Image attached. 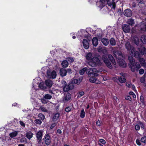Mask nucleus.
<instances>
[{
  "mask_svg": "<svg viewBox=\"0 0 146 146\" xmlns=\"http://www.w3.org/2000/svg\"><path fill=\"white\" fill-rule=\"evenodd\" d=\"M128 58L129 61V66L131 71L133 72H134L135 70L138 71L139 69L141 68L140 64L137 62L135 63V60L131 56H129Z\"/></svg>",
  "mask_w": 146,
  "mask_h": 146,
  "instance_id": "f257e3e1",
  "label": "nucleus"
},
{
  "mask_svg": "<svg viewBox=\"0 0 146 146\" xmlns=\"http://www.w3.org/2000/svg\"><path fill=\"white\" fill-rule=\"evenodd\" d=\"M113 53L114 56L117 59V61L119 65L122 67H125L127 65L124 60L121 59L123 57L121 52L117 50H114Z\"/></svg>",
  "mask_w": 146,
  "mask_h": 146,
  "instance_id": "f03ea898",
  "label": "nucleus"
},
{
  "mask_svg": "<svg viewBox=\"0 0 146 146\" xmlns=\"http://www.w3.org/2000/svg\"><path fill=\"white\" fill-rule=\"evenodd\" d=\"M125 46L127 50L129 51L130 55L135 58H138L139 56V52L137 51L131 45L129 42H126Z\"/></svg>",
  "mask_w": 146,
  "mask_h": 146,
  "instance_id": "7ed1b4c3",
  "label": "nucleus"
},
{
  "mask_svg": "<svg viewBox=\"0 0 146 146\" xmlns=\"http://www.w3.org/2000/svg\"><path fill=\"white\" fill-rule=\"evenodd\" d=\"M88 63L90 66L92 67H96L102 65V63L100 60L96 57H94L91 60L88 61Z\"/></svg>",
  "mask_w": 146,
  "mask_h": 146,
  "instance_id": "20e7f679",
  "label": "nucleus"
},
{
  "mask_svg": "<svg viewBox=\"0 0 146 146\" xmlns=\"http://www.w3.org/2000/svg\"><path fill=\"white\" fill-rule=\"evenodd\" d=\"M102 59L108 67L110 69L112 68V66L106 56L105 55L102 56Z\"/></svg>",
  "mask_w": 146,
  "mask_h": 146,
  "instance_id": "39448f33",
  "label": "nucleus"
},
{
  "mask_svg": "<svg viewBox=\"0 0 146 146\" xmlns=\"http://www.w3.org/2000/svg\"><path fill=\"white\" fill-rule=\"evenodd\" d=\"M97 72H98L97 70L94 68H90L87 71V73L88 74L89 77L91 76V75L94 76H97L98 74L95 73Z\"/></svg>",
  "mask_w": 146,
  "mask_h": 146,
  "instance_id": "423d86ee",
  "label": "nucleus"
},
{
  "mask_svg": "<svg viewBox=\"0 0 146 146\" xmlns=\"http://www.w3.org/2000/svg\"><path fill=\"white\" fill-rule=\"evenodd\" d=\"M43 131L42 130H40L36 133V137L38 143H40L41 142V140L43 135Z\"/></svg>",
  "mask_w": 146,
  "mask_h": 146,
  "instance_id": "0eeeda50",
  "label": "nucleus"
},
{
  "mask_svg": "<svg viewBox=\"0 0 146 146\" xmlns=\"http://www.w3.org/2000/svg\"><path fill=\"white\" fill-rule=\"evenodd\" d=\"M47 75L48 78H55L56 76V73L55 71L52 72L48 71Z\"/></svg>",
  "mask_w": 146,
  "mask_h": 146,
  "instance_id": "6e6552de",
  "label": "nucleus"
},
{
  "mask_svg": "<svg viewBox=\"0 0 146 146\" xmlns=\"http://www.w3.org/2000/svg\"><path fill=\"white\" fill-rule=\"evenodd\" d=\"M74 87V85L72 84H70L68 85L65 84L63 87V90L65 92H68L69 90L72 89Z\"/></svg>",
  "mask_w": 146,
  "mask_h": 146,
  "instance_id": "1a4fd4ad",
  "label": "nucleus"
},
{
  "mask_svg": "<svg viewBox=\"0 0 146 146\" xmlns=\"http://www.w3.org/2000/svg\"><path fill=\"white\" fill-rule=\"evenodd\" d=\"M71 97V94L69 93H67L64 95V96L62 99V101L64 103L67 102L70 99Z\"/></svg>",
  "mask_w": 146,
  "mask_h": 146,
  "instance_id": "9d476101",
  "label": "nucleus"
},
{
  "mask_svg": "<svg viewBox=\"0 0 146 146\" xmlns=\"http://www.w3.org/2000/svg\"><path fill=\"white\" fill-rule=\"evenodd\" d=\"M44 141L45 144L47 146L49 145L50 144L51 141L50 136L49 134H47L44 136Z\"/></svg>",
  "mask_w": 146,
  "mask_h": 146,
  "instance_id": "9b49d317",
  "label": "nucleus"
},
{
  "mask_svg": "<svg viewBox=\"0 0 146 146\" xmlns=\"http://www.w3.org/2000/svg\"><path fill=\"white\" fill-rule=\"evenodd\" d=\"M102 31L101 29H97L95 31V34L99 39H101L102 38Z\"/></svg>",
  "mask_w": 146,
  "mask_h": 146,
  "instance_id": "f8f14e48",
  "label": "nucleus"
},
{
  "mask_svg": "<svg viewBox=\"0 0 146 146\" xmlns=\"http://www.w3.org/2000/svg\"><path fill=\"white\" fill-rule=\"evenodd\" d=\"M122 29L123 31L125 33H128L129 32L130 28L129 25L127 24H124L122 25Z\"/></svg>",
  "mask_w": 146,
  "mask_h": 146,
  "instance_id": "ddd939ff",
  "label": "nucleus"
},
{
  "mask_svg": "<svg viewBox=\"0 0 146 146\" xmlns=\"http://www.w3.org/2000/svg\"><path fill=\"white\" fill-rule=\"evenodd\" d=\"M132 13L131 10L129 9L125 10L123 12V14L127 17H130L132 15Z\"/></svg>",
  "mask_w": 146,
  "mask_h": 146,
  "instance_id": "4468645a",
  "label": "nucleus"
},
{
  "mask_svg": "<svg viewBox=\"0 0 146 146\" xmlns=\"http://www.w3.org/2000/svg\"><path fill=\"white\" fill-rule=\"evenodd\" d=\"M105 2L104 0H100L99 1L96 3V5L99 7L102 8L105 6Z\"/></svg>",
  "mask_w": 146,
  "mask_h": 146,
  "instance_id": "2eb2a0df",
  "label": "nucleus"
},
{
  "mask_svg": "<svg viewBox=\"0 0 146 146\" xmlns=\"http://www.w3.org/2000/svg\"><path fill=\"white\" fill-rule=\"evenodd\" d=\"M137 26L140 27V30L141 31H146V23L145 24L143 23H141L139 25H137L135 26V27H136Z\"/></svg>",
  "mask_w": 146,
  "mask_h": 146,
  "instance_id": "dca6fc26",
  "label": "nucleus"
},
{
  "mask_svg": "<svg viewBox=\"0 0 146 146\" xmlns=\"http://www.w3.org/2000/svg\"><path fill=\"white\" fill-rule=\"evenodd\" d=\"M89 81L90 82L95 83L96 84H100L101 83L100 81L97 80L96 78L94 77H92L89 79Z\"/></svg>",
  "mask_w": 146,
  "mask_h": 146,
  "instance_id": "f3484780",
  "label": "nucleus"
},
{
  "mask_svg": "<svg viewBox=\"0 0 146 146\" xmlns=\"http://www.w3.org/2000/svg\"><path fill=\"white\" fill-rule=\"evenodd\" d=\"M82 42L84 48L86 49H88L89 45L88 40L86 39H84Z\"/></svg>",
  "mask_w": 146,
  "mask_h": 146,
  "instance_id": "a211bd4d",
  "label": "nucleus"
},
{
  "mask_svg": "<svg viewBox=\"0 0 146 146\" xmlns=\"http://www.w3.org/2000/svg\"><path fill=\"white\" fill-rule=\"evenodd\" d=\"M126 23L131 26H133L135 24L134 20L132 18H130L127 20Z\"/></svg>",
  "mask_w": 146,
  "mask_h": 146,
  "instance_id": "6ab92c4d",
  "label": "nucleus"
},
{
  "mask_svg": "<svg viewBox=\"0 0 146 146\" xmlns=\"http://www.w3.org/2000/svg\"><path fill=\"white\" fill-rule=\"evenodd\" d=\"M81 82V80L80 79H74L72 81L70 84H72L73 85V84H80Z\"/></svg>",
  "mask_w": 146,
  "mask_h": 146,
  "instance_id": "aec40b11",
  "label": "nucleus"
},
{
  "mask_svg": "<svg viewBox=\"0 0 146 146\" xmlns=\"http://www.w3.org/2000/svg\"><path fill=\"white\" fill-rule=\"evenodd\" d=\"M45 84L47 87L50 88L52 85V82L49 80H46L45 81Z\"/></svg>",
  "mask_w": 146,
  "mask_h": 146,
  "instance_id": "412c9836",
  "label": "nucleus"
},
{
  "mask_svg": "<svg viewBox=\"0 0 146 146\" xmlns=\"http://www.w3.org/2000/svg\"><path fill=\"white\" fill-rule=\"evenodd\" d=\"M60 73L62 76H65L66 75V70L64 68H61L60 70Z\"/></svg>",
  "mask_w": 146,
  "mask_h": 146,
  "instance_id": "4be33fe9",
  "label": "nucleus"
},
{
  "mask_svg": "<svg viewBox=\"0 0 146 146\" xmlns=\"http://www.w3.org/2000/svg\"><path fill=\"white\" fill-rule=\"evenodd\" d=\"M93 57L92 54L90 52L88 53L86 56V58L88 61L91 60Z\"/></svg>",
  "mask_w": 146,
  "mask_h": 146,
  "instance_id": "5701e85b",
  "label": "nucleus"
},
{
  "mask_svg": "<svg viewBox=\"0 0 146 146\" xmlns=\"http://www.w3.org/2000/svg\"><path fill=\"white\" fill-rule=\"evenodd\" d=\"M102 42L105 46L108 45L109 43L108 40L106 38H103L101 40Z\"/></svg>",
  "mask_w": 146,
  "mask_h": 146,
  "instance_id": "b1692460",
  "label": "nucleus"
},
{
  "mask_svg": "<svg viewBox=\"0 0 146 146\" xmlns=\"http://www.w3.org/2000/svg\"><path fill=\"white\" fill-rule=\"evenodd\" d=\"M92 43L93 45L95 46H97L98 44V39L96 37H94L92 40Z\"/></svg>",
  "mask_w": 146,
  "mask_h": 146,
  "instance_id": "393cba45",
  "label": "nucleus"
},
{
  "mask_svg": "<svg viewBox=\"0 0 146 146\" xmlns=\"http://www.w3.org/2000/svg\"><path fill=\"white\" fill-rule=\"evenodd\" d=\"M33 135V133L31 131H29L26 133V137L29 139H30L32 137Z\"/></svg>",
  "mask_w": 146,
  "mask_h": 146,
  "instance_id": "a878e982",
  "label": "nucleus"
},
{
  "mask_svg": "<svg viewBox=\"0 0 146 146\" xmlns=\"http://www.w3.org/2000/svg\"><path fill=\"white\" fill-rule=\"evenodd\" d=\"M139 50L142 55H146V48L145 47H143L141 49L139 48Z\"/></svg>",
  "mask_w": 146,
  "mask_h": 146,
  "instance_id": "bb28decb",
  "label": "nucleus"
},
{
  "mask_svg": "<svg viewBox=\"0 0 146 146\" xmlns=\"http://www.w3.org/2000/svg\"><path fill=\"white\" fill-rule=\"evenodd\" d=\"M109 59L110 60L111 62L114 65L115 64L116 62L114 58L112 55L109 54L108 56Z\"/></svg>",
  "mask_w": 146,
  "mask_h": 146,
  "instance_id": "cd10ccee",
  "label": "nucleus"
},
{
  "mask_svg": "<svg viewBox=\"0 0 146 146\" xmlns=\"http://www.w3.org/2000/svg\"><path fill=\"white\" fill-rule=\"evenodd\" d=\"M61 64L63 67L66 68L68 66V63L67 60H64L62 62Z\"/></svg>",
  "mask_w": 146,
  "mask_h": 146,
  "instance_id": "c85d7f7f",
  "label": "nucleus"
},
{
  "mask_svg": "<svg viewBox=\"0 0 146 146\" xmlns=\"http://www.w3.org/2000/svg\"><path fill=\"white\" fill-rule=\"evenodd\" d=\"M141 40L143 44H146V35H142L141 37Z\"/></svg>",
  "mask_w": 146,
  "mask_h": 146,
  "instance_id": "c756f323",
  "label": "nucleus"
},
{
  "mask_svg": "<svg viewBox=\"0 0 146 146\" xmlns=\"http://www.w3.org/2000/svg\"><path fill=\"white\" fill-rule=\"evenodd\" d=\"M60 115L59 113H56L54 116L53 120L54 121H57Z\"/></svg>",
  "mask_w": 146,
  "mask_h": 146,
  "instance_id": "7c9ffc66",
  "label": "nucleus"
},
{
  "mask_svg": "<svg viewBox=\"0 0 146 146\" xmlns=\"http://www.w3.org/2000/svg\"><path fill=\"white\" fill-rule=\"evenodd\" d=\"M110 44L112 46H114L116 44L115 40L113 38H111L110 40Z\"/></svg>",
  "mask_w": 146,
  "mask_h": 146,
  "instance_id": "2f4dec72",
  "label": "nucleus"
},
{
  "mask_svg": "<svg viewBox=\"0 0 146 146\" xmlns=\"http://www.w3.org/2000/svg\"><path fill=\"white\" fill-rule=\"evenodd\" d=\"M119 81L121 83H124L125 82L126 79L124 77L120 76L118 77Z\"/></svg>",
  "mask_w": 146,
  "mask_h": 146,
  "instance_id": "473e14b6",
  "label": "nucleus"
},
{
  "mask_svg": "<svg viewBox=\"0 0 146 146\" xmlns=\"http://www.w3.org/2000/svg\"><path fill=\"white\" fill-rule=\"evenodd\" d=\"M140 54L139 53V56L137 58H139V61L142 66L145 62V60L143 58H140Z\"/></svg>",
  "mask_w": 146,
  "mask_h": 146,
  "instance_id": "72a5a7b5",
  "label": "nucleus"
},
{
  "mask_svg": "<svg viewBox=\"0 0 146 146\" xmlns=\"http://www.w3.org/2000/svg\"><path fill=\"white\" fill-rule=\"evenodd\" d=\"M43 97L44 98L47 100H50L52 98V96L48 94H45Z\"/></svg>",
  "mask_w": 146,
  "mask_h": 146,
  "instance_id": "f704fd0d",
  "label": "nucleus"
},
{
  "mask_svg": "<svg viewBox=\"0 0 146 146\" xmlns=\"http://www.w3.org/2000/svg\"><path fill=\"white\" fill-rule=\"evenodd\" d=\"M18 134L17 131H15L9 134V136L11 137H13L16 136Z\"/></svg>",
  "mask_w": 146,
  "mask_h": 146,
  "instance_id": "c9c22d12",
  "label": "nucleus"
},
{
  "mask_svg": "<svg viewBox=\"0 0 146 146\" xmlns=\"http://www.w3.org/2000/svg\"><path fill=\"white\" fill-rule=\"evenodd\" d=\"M87 68L86 67L83 68L80 71V74L81 75H83L86 71L87 70Z\"/></svg>",
  "mask_w": 146,
  "mask_h": 146,
  "instance_id": "e433bc0d",
  "label": "nucleus"
},
{
  "mask_svg": "<svg viewBox=\"0 0 146 146\" xmlns=\"http://www.w3.org/2000/svg\"><path fill=\"white\" fill-rule=\"evenodd\" d=\"M133 40L134 43L136 45H138L139 44V40L138 37L135 36L133 39Z\"/></svg>",
  "mask_w": 146,
  "mask_h": 146,
  "instance_id": "4c0bfd02",
  "label": "nucleus"
},
{
  "mask_svg": "<svg viewBox=\"0 0 146 146\" xmlns=\"http://www.w3.org/2000/svg\"><path fill=\"white\" fill-rule=\"evenodd\" d=\"M85 116V112L84 109L82 110L80 115V117L82 118H84Z\"/></svg>",
  "mask_w": 146,
  "mask_h": 146,
  "instance_id": "58836bf2",
  "label": "nucleus"
},
{
  "mask_svg": "<svg viewBox=\"0 0 146 146\" xmlns=\"http://www.w3.org/2000/svg\"><path fill=\"white\" fill-rule=\"evenodd\" d=\"M39 109L42 112H47L48 111L46 108L43 106H40L39 108Z\"/></svg>",
  "mask_w": 146,
  "mask_h": 146,
  "instance_id": "ea45409f",
  "label": "nucleus"
},
{
  "mask_svg": "<svg viewBox=\"0 0 146 146\" xmlns=\"http://www.w3.org/2000/svg\"><path fill=\"white\" fill-rule=\"evenodd\" d=\"M20 141L22 143H27V139L25 137H23L20 139Z\"/></svg>",
  "mask_w": 146,
  "mask_h": 146,
  "instance_id": "a19ab883",
  "label": "nucleus"
},
{
  "mask_svg": "<svg viewBox=\"0 0 146 146\" xmlns=\"http://www.w3.org/2000/svg\"><path fill=\"white\" fill-rule=\"evenodd\" d=\"M38 117L40 118L41 119L43 120L45 119L44 115L41 113H40L38 115Z\"/></svg>",
  "mask_w": 146,
  "mask_h": 146,
  "instance_id": "79ce46f5",
  "label": "nucleus"
},
{
  "mask_svg": "<svg viewBox=\"0 0 146 146\" xmlns=\"http://www.w3.org/2000/svg\"><path fill=\"white\" fill-rule=\"evenodd\" d=\"M141 141L142 143H146V136L142 137L141 139Z\"/></svg>",
  "mask_w": 146,
  "mask_h": 146,
  "instance_id": "37998d69",
  "label": "nucleus"
},
{
  "mask_svg": "<svg viewBox=\"0 0 146 146\" xmlns=\"http://www.w3.org/2000/svg\"><path fill=\"white\" fill-rule=\"evenodd\" d=\"M41 102L42 104H46L48 103V101L43 98L41 99Z\"/></svg>",
  "mask_w": 146,
  "mask_h": 146,
  "instance_id": "c03bdc74",
  "label": "nucleus"
},
{
  "mask_svg": "<svg viewBox=\"0 0 146 146\" xmlns=\"http://www.w3.org/2000/svg\"><path fill=\"white\" fill-rule=\"evenodd\" d=\"M39 87L41 89L44 90L46 89V87L44 86L43 84L40 83L39 85Z\"/></svg>",
  "mask_w": 146,
  "mask_h": 146,
  "instance_id": "a18cd8bd",
  "label": "nucleus"
},
{
  "mask_svg": "<svg viewBox=\"0 0 146 146\" xmlns=\"http://www.w3.org/2000/svg\"><path fill=\"white\" fill-rule=\"evenodd\" d=\"M35 123L37 124H41L42 123V121L39 119H36L35 121Z\"/></svg>",
  "mask_w": 146,
  "mask_h": 146,
  "instance_id": "49530a36",
  "label": "nucleus"
},
{
  "mask_svg": "<svg viewBox=\"0 0 146 146\" xmlns=\"http://www.w3.org/2000/svg\"><path fill=\"white\" fill-rule=\"evenodd\" d=\"M84 94V92L81 91L80 92L78 93V97H80L81 96H83Z\"/></svg>",
  "mask_w": 146,
  "mask_h": 146,
  "instance_id": "de8ad7c7",
  "label": "nucleus"
},
{
  "mask_svg": "<svg viewBox=\"0 0 146 146\" xmlns=\"http://www.w3.org/2000/svg\"><path fill=\"white\" fill-rule=\"evenodd\" d=\"M99 141L102 144L104 145L106 143V141L103 139H99Z\"/></svg>",
  "mask_w": 146,
  "mask_h": 146,
  "instance_id": "09e8293b",
  "label": "nucleus"
},
{
  "mask_svg": "<svg viewBox=\"0 0 146 146\" xmlns=\"http://www.w3.org/2000/svg\"><path fill=\"white\" fill-rule=\"evenodd\" d=\"M139 125L140 126L141 129H143L144 128V125L143 123H142L141 122H140L139 123Z\"/></svg>",
  "mask_w": 146,
  "mask_h": 146,
  "instance_id": "8fccbe9b",
  "label": "nucleus"
},
{
  "mask_svg": "<svg viewBox=\"0 0 146 146\" xmlns=\"http://www.w3.org/2000/svg\"><path fill=\"white\" fill-rule=\"evenodd\" d=\"M68 60L70 63L74 61L73 58L71 57H69L68 58Z\"/></svg>",
  "mask_w": 146,
  "mask_h": 146,
  "instance_id": "3c124183",
  "label": "nucleus"
},
{
  "mask_svg": "<svg viewBox=\"0 0 146 146\" xmlns=\"http://www.w3.org/2000/svg\"><path fill=\"white\" fill-rule=\"evenodd\" d=\"M135 129L137 131L139 130L140 129L139 125L138 124L136 125L135 126Z\"/></svg>",
  "mask_w": 146,
  "mask_h": 146,
  "instance_id": "603ef678",
  "label": "nucleus"
},
{
  "mask_svg": "<svg viewBox=\"0 0 146 146\" xmlns=\"http://www.w3.org/2000/svg\"><path fill=\"white\" fill-rule=\"evenodd\" d=\"M126 86L129 88H130L131 87V84L130 82H127L126 83Z\"/></svg>",
  "mask_w": 146,
  "mask_h": 146,
  "instance_id": "864d4df0",
  "label": "nucleus"
},
{
  "mask_svg": "<svg viewBox=\"0 0 146 146\" xmlns=\"http://www.w3.org/2000/svg\"><path fill=\"white\" fill-rule=\"evenodd\" d=\"M129 94L130 95H132L133 98H136V95L133 92H129Z\"/></svg>",
  "mask_w": 146,
  "mask_h": 146,
  "instance_id": "5fc2aeb1",
  "label": "nucleus"
},
{
  "mask_svg": "<svg viewBox=\"0 0 146 146\" xmlns=\"http://www.w3.org/2000/svg\"><path fill=\"white\" fill-rule=\"evenodd\" d=\"M71 110V108L70 107H67L65 109V110L66 111V112H69Z\"/></svg>",
  "mask_w": 146,
  "mask_h": 146,
  "instance_id": "6e6d98bb",
  "label": "nucleus"
},
{
  "mask_svg": "<svg viewBox=\"0 0 146 146\" xmlns=\"http://www.w3.org/2000/svg\"><path fill=\"white\" fill-rule=\"evenodd\" d=\"M144 71L143 69H141L139 71V73L141 74H142L144 73Z\"/></svg>",
  "mask_w": 146,
  "mask_h": 146,
  "instance_id": "4d7b16f0",
  "label": "nucleus"
},
{
  "mask_svg": "<svg viewBox=\"0 0 146 146\" xmlns=\"http://www.w3.org/2000/svg\"><path fill=\"white\" fill-rule=\"evenodd\" d=\"M97 50L99 52H102V48L100 46L98 47Z\"/></svg>",
  "mask_w": 146,
  "mask_h": 146,
  "instance_id": "13d9d810",
  "label": "nucleus"
},
{
  "mask_svg": "<svg viewBox=\"0 0 146 146\" xmlns=\"http://www.w3.org/2000/svg\"><path fill=\"white\" fill-rule=\"evenodd\" d=\"M56 123H53L51 125L50 128L51 129H53L56 125Z\"/></svg>",
  "mask_w": 146,
  "mask_h": 146,
  "instance_id": "bf43d9fd",
  "label": "nucleus"
},
{
  "mask_svg": "<svg viewBox=\"0 0 146 146\" xmlns=\"http://www.w3.org/2000/svg\"><path fill=\"white\" fill-rule=\"evenodd\" d=\"M125 99L127 100H131V98L129 96H128L125 97Z\"/></svg>",
  "mask_w": 146,
  "mask_h": 146,
  "instance_id": "052dcab7",
  "label": "nucleus"
},
{
  "mask_svg": "<svg viewBox=\"0 0 146 146\" xmlns=\"http://www.w3.org/2000/svg\"><path fill=\"white\" fill-rule=\"evenodd\" d=\"M67 73V72L69 74H71L72 73V70L70 68H68L66 70Z\"/></svg>",
  "mask_w": 146,
  "mask_h": 146,
  "instance_id": "680f3d73",
  "label": "nucleus"
},
{
  "mask_svg": "<svg viewBox=\"0 0 146 146\" xmlns=\"http://www.w3.org/2000/svg\"><path fill=\"white\" fill-rule=\"evenodd\" d=\"M136 143L137 145H141V143L140 141L139 140L137 139L136 140Z\"/></svg>",
  "mask_w": 146,
  "mask_h": 146,
  "instance_id": "e2e57ef3",
  "label": "nucleus"
},
{
  "mask_svg": "<svg viewBox=\"0 0 146 146\" xmlns=\"http://www.w3.org/2000/svg\"><path fill=\"white\" fill-rule=\"evenodd\" d=\"M20 125L23 127H25V124L23 121H20Z\"/></svg>",
  "mask_w": 146,
  "mask_h": 146,
  "instance_id": "0e129e2a",
  "label": "nucleus"
},
{
  "mask_svg": "<svg viewBox=\"0 0 146 146\" xmlns=\"http://www.w3.org/2000/svg\"><path fill=\"white\" fill-rule=\"evenodd\" d=\"M145 81V79L144 78H141L140 79V81L142 83H143Z\"/></svg>",
  "mask_w": 146,
  "mask_h": 146,
  "instance_id": "69168bd1",
  "label": "nucleus"
},
{
  "mask_svg": "<svg viewBox=\"0 0 146 146\" xmlns=\"http://www.w3.org/2000/svg\"><path fill=\"white\" fill-rule=\"evenodd\" d=\"M96 124L97 125L100 126L101 125V123L99 120L96 123Z\"/></svg>",
  "mask_w": 146,
  "mask_h": 146,
  "instance_id": "338daca9",
  "label": "nucleus"
},
{
  "mask_svg": "<svg viewBox=\"0 0 146 146\" xmlns=\"http://www.w3.org/2000/svg\"><path fill=\"white\" fill-rule=\"evenodd\" d=\"M140 99L141 101L142 102H144L143 97V96H140Z\"/></svg>",
  "mask_w": 146,
  "mask_h": 146,
  "instance_id": "774afa93",
  "label": "nucleus"
}]
</instances>
